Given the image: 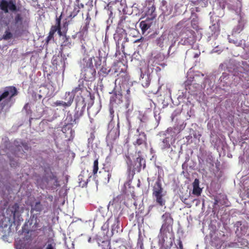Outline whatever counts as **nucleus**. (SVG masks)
Returning a JSON list of instances; mask_svg holds the SVG:
<instances>
[{"label": "nucleus", "mask_w": 249, "mask_h": 249, "mask_svg": "<svg viewBox=\"0 0 249 249\" xmlns=\"http://www.w3.org/2000/svg\"><path fill=\"white\" fill-rule=\"evenodd\" d=\"M178 248H179V249H183V245H182V241L180 240H178Z\"/></svg>", "instance_id": "c03bdc74"}, {"label": "nucleus", "mask_w": 249, "mask_h": 249, "mask_svg": "<svg viewBox=\"0 0 249 249\" xmlns=\"http://www.w3.org/2000/svg\"><path fill=\"white\" fill-rule=\"evenodd\" d=\"M46 249H55V243L47 245Z\"/></svg>", "instance_id": "a19ab883"}, {"label": "nucleus", "mask_w": 249, "mask_h": 249, "mask_svg": "<svg viewBox=\"0 0 249 249\" xmlns=\"http://www.w3.org/2000/svg\"><path fill=\"white\" fill-rule=\"evenodd\" d=\"M244 242L246 243V244H248V243H247L246 240H244Z\"/></svg>", "instance_id": "4d7b16f0"}, {"label": "nucleus", "mask_w": 249, "mask_h": 249, "mask_svg": "<svg viewBox=\"0 0 249 249\" xmlns=\"http://www.w3.org/2000/svg\"><path fill=\"white\" fill-rule=\"evenodd\" d=\"M104 174L106 176V177H107V178H105V179H104V182H108V181L109 180V178H110V177H111V174H110V173H109V172L108 171H104Z\"/></svg>", "instance_id": "4c0bfd02"}, {"label": "nucleus", "mask_w": 249, "mask_h": 249, "mask_svg": "<svg viewBox=\"0 0 249 249\" xmlns=\"http://www.w3.org/2000/svg\"><path fill=\"white\" fill-rule=\"evenodd\" d=\"M194 187H199L198 179H195L194 182H193V188Z\"/></svg>", "instance_id": "ea45409f"}, {"label": "nucleus", "mask_w": 249, "mask_h": 249, "mask_svg": "<svg viewBox=\"0 0 249 249\" xmlns=\"http://www.w3.org/2000/svg\"><path fill=\"white\" fill-rule=\"evenodd\" d=\"M78 5L79 6L80 8H84V4H83L81 3L80 4H79Z\"/></svg>", "instance_id": "09e8293b"}, {"label": "nucleus", "mask_w": 249, "mask_h": 249, "mask_svg": "<svg viewBox=\"0 0 249 249\" xmlns=\"http://www.w3.org/2000/svg\"><path fill=\"white\" fill-rule=\"evenodd\" d=\"M199 55H200V53H196L194 55V58L198 57L199 56Z\"/></svg>", "instance_id": "49530a36"}, {"label": "nucleus", "mask_w": 249, "mask_h": 249, "mask_svg": "<svg viewBox=\"0 0 249 249\" xmlns=\"http://www.w3.org/2000/svg\"><path fill=\"white\" fill-rule=\"evenodd\" d=\"M160 9L162 11V15H163L164 17H167L172 14L173 6L171 4H168L166 0H162Z\"/></svg>", "instance_id": "1a4fd4ad"}, {"label": "nucleus", "mask_w": 249, "mask_h": 249, "mask_svg": "<svg viewBox=\"0 0 249 249\" xmlns=\"http://www.w3.org/2000/svg\"><path fill=\"white\" fill-rule=\"evenodd\" d=\"M179 24H180V23H178V25H177L178 26Z\"/></svg>", "instance_id": "bf43d9fd"}, {"label": "nucleus", "mask_w": 249, "mask_h": 249, "mask_svg": "<svg viewBox=\"0 0 249 249\" xmlns=\"http://www.w3.org/2000/svg\"><path fill=\"white\" fill-rule=\"evenodd\" d=\"M113 112H114V111L112 109V108L110 109V113L112 114V113H113Z\"/></svg>", "instance_id": "3c124183"}, {"label": "nucleus", "mask_w": 249, "mask_h": 249, "mask_svg": "<svg viewBox=\"0 0 249 249\" xmlns=\"http://www.w3.org/2000/svg\"><path fill=\"white\" fill-rule=\"evenodd\" d=\"M75 97V95L70 93V91H67L65 92L64 98L63 99L65 100V102H69V100H71V103L72 104L73 101V98Z\"/></svg>", "instance_id": "412c9836"}, {"label": "nucleus", "mask_w": 249, "mask_h": 249, "mask_svg": "<svg viewBox=\"0 0 249 249\" xmlns=\"http://www.w3.org/2000/svg\"><path fill=\"white\" fill-rule=\"evenodd\" d=\"M91 18H88V17L86 18V22L85 25L84 27H82L81 29L79 32H78V33L80 34V40H84V34H87L88 32V30L89 28V20Z\"/></svg>", "instance_id": "ddd939ff"}, {"label": "nucleus", "mask_w": 249, "mask_h": 249, "mask_svg": "<svg viewBox=\"0 0 249 249\" xmlns=\"http://www.w3.org/2000/svg\"><path fill=\"white\" fill-rule=\"evenodd\" d=\"M83 110H81L80 112H77L74 114V119L72 121V123H71V124H76L77 123L76 122V120H79L80 118H81L82 115H83Z\"/></svg>", "instance_id": "5701e85b"}, {"label": "nucleus", "mask_w": 249, "mask_h": 249, "mask_svg": "<svg viewBox=\"0 0 249 249\" xmlns=\"http://www.w3.org/2000/svg\"><path fill=\"white\" fill-rule=\"evenodd\" d=\"M190 196V195H188L186 196H180V200H181L182 202H183L185 204L189 206V207H191V205H190V203H189L187 201V199L189 198Z\"/></svg>", "instance_id": "2f4dec72"}, {"label": "nucleus", "mask_w": 249, "mask_h": 249, "mask_svg": "<svg viewBox=\"0 0 249 249\" xmlns=\"http://www.w3.org/2000/svg\"><path fill=\"white\" fill-rule=\"evenodd\" d=\"M91 178V175L90 174L88 170L87 171L83 170L79 176V180L80 182H84L85 184H87L89 181V179Z\"/></svg>", "instance_id": "f8f14e48"}, {"label": "nucleus", "mask_w": 249, "mask_h": 249, "mask_svg": "<svg viewBox=\"0 0 249 249\" xmlns=\"http://www.w3.org/2000/svg\"><path fill=\"white\" fill-rule=\"evenodd\" d=\"M0 49H1V46H0Z\"/></svg>", "instance_id": "e2e57ef3"}, {"label": "nucleus", "mask_w": 249, "mask_h": 249, "mask_svg": "<svg viewBox=\"0 0 249 249\" xmlns=\"http://www.w3.org/2000/svg\"><path fill=\"white\" fill-rule=\"evenodd\" d=\"M58 56H53V65H57V58Z\"/></svg>", "instance_id": "37998d69"}, {"label": "nucleus", "mask_w": 249, "mask_h": 249, "mask_svg": "<svg viewBox=\"0 0 249 249\" xmlns=\"http://www.w3.org/2000/svg\"><path fill=\"white\" fill-rule=\"evenodd\" d=\"M165 195L166 192L163 189L160 179L158 178L152 188V196L155 199L156 204L160 207H163L166 204Z\"/></svg>", "instance_id": "7ed1b4c3"}, {"label": "nucleus", "mask_w": 249, "mask_h": 249, "mask_svg": "<svg viewBox=\"0 0 249 249\" xmlns=\"http://www.w3.org/2000/svg\"><path fill=\"white\" fill-rule=\"evenodd\" d=\"M174 46V44H172L171 46H170L169 49H168V52H170L171 48H172V46Z\"/></svg>", "instance_id": "603ef678"}, {"label": "nucleus", "mask_w": 249, "mask_h": 249, "mask_svg": "<svg viewBox=\"0 0 249 249\" xmlns=\"http://www.w3.org/2000/svg\"><path fill=\"white\" fill-rule=\"evenodd\" d=\"M79 35V36H80V34H79V33H78V32H77V33H75V34H74V35H73L71 36V38H72V39H75V38H76V37L77 36V35Z\"/></svg>", "instance_id": "a18cd8bd"}, {"label": "nucleus", "mask_w": 249, "mask_h": 249, "mask_svg": "<svg viewBox=\"0 0 249 249\" xmlns=\"http://www.w3.org/2000/svg\"><path fill=\"white\" fill-rule=\"evenodd\" d=\"M155 11H156V6L154 5H152V6L148 8V10L147 13L149 15L152 16V17L154 18L156 17V14H155Z\"/></svg>", "instance_id": "c85d7f7f"}, {"label": "nucleus", "mask_w": 249, "mask_h": 249, "mask_svg": "<svg viewBox=\"0 0 249 249\" xmlns=\"http://www.w3.org/2000/svg\"><path fill=\"white\" fill-rule=\"evenodd\" d=\"M0 9L5 13H8L9 10L13 12L19 11V8H17L15 1L13 0L9 1L1 0L0 1Z\"/></svg>", "instance_id": "20e7f679"}, {"label": "nucleus", "mask_w": 249, "mask_h": 249, "mask_svg": "<svg viewBox=\"0 0 249 249\" xmlns=\"http://www.w3.org/2000/svg\"><path fill=\"white\" fill-rule=\"evenodd\" d=\"M120 229L119 226V221L118 220L117 222V224H114L113 227H112V231L118 233V230Z\"/></svg>", "instance_id": "e433bc0d"}, {"label": "nucleus", "mask_w": 249, "mask_h": 249, "mask_svg": "<svg viewBox=\"0 0 249 249\" xmlns=\"http://www.w3.org/2000/svg\"><path fill=\"white\" fill-rule=\"evenodd\" d=\"M94 59V57H90L86 61V64L85 67L83 68H90L94 69L93 64V59Z\"/></svg>", "instance_id": "393cba45"}, {"label": "nucleus", "mask_w": 249, "mask_h": 249, "mask_svg": "<svg viewBox=\"0 0 249 249\" xmlns=\"http://www.w3.org/2000/svg\"><path fill=\"white\" fill-rule=\"evenodd\" d=\"M165 38L164 35L160 36L156 40V45L160 47V48H162L164 47V42Z\"/></svg>", "instance_id": "6ab92c4d"}, {"label": "nucleus", "mask_w": 249, "mask_h": 249, "mask_svg": "<svg viewBox=\"0 0 249 249\" xmlns=\"http://www.w3.org/2000/svg\"><path fill=\"white\" fill-rule=\"evenodd\" d=\"M98 170V159H96L93 161L92 175L94 178L97 177V172Z\"/></svg>", "instance_id": "dca6fc26"}, {"label": "nucleus", "mask_w": 249, "mask_h": 249, "mask_svg": "<svg viewBox=\"0 0 249 249\" xmlns=\"http://www.w3.org/2000/svg\"><path fill=\"white\" fill-rule=\"evenodd\" d=\"M11 212L13 214V217H15L18 214L19 205L18 203H15L11 207Z\"/></svg>", "instance_id": "aec40b11"}, {"label": "nucleus", "mask_w": 249, "mask_h": 249, "mask_svg": "<svg viewBox=\"0 0 249 249\" xmlns=\"http://www.w3.org/2000/svg\"><path fill=\"white\" fill-rule=\"evenodd\" d=\"M13 31V26H8L6 31H5L4 34H3L2 37L0 38V40H9L13 38L14 35L11 31Z\"/></svg>", "instance_id": "9b49d317"}, {"label": "nucleus", "mask_w": 249, "mask_h": 249, "mask_svg": "<svg viewBox=\"0 0 249 249\" xmlns=\"http://www.w3.org/2000/svg\"><path fill=\"white\" fill-rule=\"evenodd\" d=\"M202 193V189H200V187H194L193 188V194L196 195V196H200L201 193Z\"/></svg>", "instance_id": "c756f323"}, {"label": "nucleus", "mask_w": 249, "mask_h": 249, "mask_svg": "<svg viewBox=\"0 0 249 249\" xmlns=\"http://www.w3.org/2000/svg\"><path fill=\"white\" fill-rule=\"evenodd\" d=\"M109 71H110L109 69H108L104 67H103L101 68V69L100 70L99 74L100 75H102V76L105 77L108 74Z\"/></svg>", "instance_id": "a878e982"}, {"label": "nucleus", "mask_w": 249, "mask_h": 249, "mask_svg": "<svg viewBox=\"0 0 249 249\" xmlns=\"http://www.w3.org/2000/svg\"><path fill=\"white\" fill-rule=\"evenodd\" d=\"M1 101V100H0V102Z\"/></svg>", "instance_id": "680f3d73"}, {"label": "nucleus", "mask_w": 249, "mask_h": 249, "mask_svg": "<svg viewBox=\"0 0 249 249\" xmlns=\"http://www.w3.org/2000/svg\"><path fill=\"white\" fill-rule=\"evenodd\" d=\"M161 218L162 219V224L160 229V233L164 232L166 230L168 231L170 228H172L174 223V219L170 213L166 212L162 214Z\"/></svg>", "instance_id": "39448f33"}, {"label": "nucleus", "mask_w": 249, "mask_h": 249, "mask_svg": "<svg viewBox=\"0 0 249 249\" xmlns=\"http://www.w3.org/2000/svg\"><path fill=\"white\" fill-rule=\"evenodd\" d=\"M34 226H35V228H37V227H38V223L37 222L35 223V225H34Z\"/></svg>", "instance_id": "8fccbe9b"}, {"label": "nucleus", "mask_w": 249, "mask_h": 249, "mask_svg": "<svg viewBox=\"0 0 249 249\" xmlns=\"http://www.w3.org/2000/svg\"><path fill=\"white\" fill-rule=\"evenodd\" d=\"M59 36L63 37V41L61 46L69 48H71L73 46L74 43L71 41V38L69 36H67L66 34H65V35H59Z\"/></svg>", "instance_id": "4468645a"}, {"label": "nucleus", "mask_w": 249, "mask_h": 249, "mask_svg": "<svg viewBox=\"0 0 249 249\" xmlns=\"http://www.w3.org/2000/svg\"><path fill=\"white\" fill-rule=\"evenodd\" d=\"M136 132L138 134V138H136V141L133 142L134 145H141L142 144L147 145V137L146 134L143 131H140V127L136 129Z\"/></svg>", "instance_id": "6e6552de"}, {"label": "nucleus", "mask_w": 249, "mask_h": 249, "mask_svg": "<svg viewBox=\"0 0 249 249\" xmlns=\"http://www.w3.org/2000/svg\"><path fill=\"white\" fill-rule=\"evenodd\" d=\"M62 14L59 17L55 16V23L53 25L50 29L49 35L46 38V42L48 43L51 40L53 39V36L57 32L58 36L65 35L67 33L69 21L65 20L63 22L62 26H61Z\"/></svg>", "instance_id": "f257e3e1"}, {"label": "nucleus", "mask_w": 249, "mask_h": 249, "mask_svg": "<svg viewBox=\"0 0 249 249\" xmlns=\"http://www.w3.org/2000/svg\"><path fill=\"white\" fill-rule=\"evenodd\" d=\"M140 27L143 31H147L149 28V26L144 21H142L140 23Z\"/></svg>", "instance_id": "7c9ffc66"}, {"label": "nucleus", "mask_w": 249, "mask_h": 249, "mask_svg": "<svg viewBox=\"0 0 249 249\" xmlns=\"http://www.w3.org/2000/svg\"><path fill=\"white\" fill-rule=\"evenodd\" d=\"M136 162L139 163L138 167H139L140 169H141L142 166H143V168L145 167V161L144 160L143 158L139 157L136 158Z\"/></svg>", "instance_id": "b1692460"}, {"label": "nucleus", "mask_w": 249, "mask_h": 249, "mask_svg": "<svg viewBox=\"0 0 249 249\" xmlns=\"http://www.w3.org/2000/svg\"><path fill=\"white\" fill-rule=\"evenodd\" d=\"M102 61H101V58L99 57L98 58V60L95 61V66L96 68H98L100 67L101 65Z\"/></svg>", "instance_id": "58836bf2"}, {"label": "nucleus", "mask_w": 249, "mask_h": 249, "mask_svg": "<svg viewBox=\"0 0 249 249\" xmlns=\"http://www.w3.org/2000/svg\"><path fill=\"white\" fill-rule=\"evenodd\" d=\"M137 245L138 246L140 247V249H144L143 239L140 235L138 239Z\"/></svg>", "instance_id": "72a5a7b5"}, {"label": "nucleus", "mask_w": 249, "mask_h": 249, "mask_svg": "<svg viewBox=\"0 0 249 249\" xmlns=\"http://www.w3.org/2000/svg\"><path fill=\"white\" fill-rule=\"evenodd\" d=\"M152 207H153V206H150L149 207V209L152 208Z\"/></svg>", "instance_id": "5fc2aeb1"}, {"label": "nucleus", "mask_w": 249, "mask_h": 249, "mask_svg": "<svg viewBox=\"0 0 249 249\" xmlns=\"http://www.w3.org/2000/svg\"><path fill=\"white\" fill-rule=\"evenodd\" d=\"M143 40H144L143 37H141L140 38H138L137 40H135V41H134V42L135 43H139V42H142Z\"/></svg>", "instance_id": "79ce46f5"}, {"label": "nucleus", "mask_w": 249, "mask_h": 249, "mask_svg": "<svg viewBox=\"0 0 249 249\" xmlns=\"http://www.w3.org/2000/svg\"><path fill=\"white\" fill-rule=\"evenodd\" d=\"M242 225V223L241 221L236 222V223L234 224V227L236 228V233L237 234L239 231V228H240V230H242V228H245V227H241Z\"/></svg>", "instance_id": "473e14b6"}, {"label": "nucleus", "mask_w": 249, "mask_h": 249, "mask_svg": "<svg viewBox=\"0 0 249 249\" xmlns=\"http://www.w3.org/2000/svg\"><path fill=\"white\" fill-rule=\"evenodd\" d=\"M81 74L85 81H92L95 78L96 71L95 69L90 68H83Z\"/></svg>", "instance_id": "0eeeda50"}, {"label": "nucleus", "mask_w": 249, "mask_h": 249, "mask_svg": "<svg viewBox=\"0 0 249 249\" xmlns=\"http://www.w3.org/2000/svg\"><path fill=\"white\" fill-rule=\"evenodd\" d=\"M48 178H49V180H55V182L56 183V184L58 183V179L57 176H56L52 172L51 173V174L49 175V177H48Z\"/></svg>", "instance_id": "c9c22d12"}, {"label": "nucleus", "mask_w": 249, "mask_h": 249, "mask_svg": "<svg viewBox=\"0 0 249 249\" xmlns=\"http://www.w3.org/2000/svg\"><path fill=\"white\" fill-rule=\"evenodd\" d=\"M71 100L70 99L69 102L57 101L53 103V106H63L64 107H70L71 105Z\"/></svg>", "instance_id": "2eb2a0df"}, {"label": "nucleus", "mask_w": 249, "mask_h": 249, "mask_svg": "<svg viewBox=\"0 0 249 249\" xmlns=\"http://www.w3.org/2000/svg\"><path fill=\"white\" fill-rule=\"evenodd\" d=\"M123 38H124V41L123 43H122V46L124 48V44L127 42V38L126 37L125 34L123 32H117L114 34V39L115 40L116 45H117L118 48H119L120 42Z\"/></svg>", "instance_id": "9d476101"}, {"label": "nucleus", "mask_w": 249, "mask_h": 249, "mask_svg": "<svg viewBox=\"0 0 249 249\" xmlns=\"http://www.w3.org/2000/svg\"><path fill=\"white\" fill-rule=\"evenodd\" d=\"M100 174H101L102 173V172L101 171H99V173Z\"/></svg>", "instance_id": "13d9d810"}, {"label": "nucleus", "mask_w": 249, "mask_h": 249, "mask_svg": "<svg viewBox=\"0 0 249 249\" xmlns=\"http://www.w3.org/2000/svg\"><path fill=\"white\" fill-rule=\"evenodd\" d=\"M161 148L162 150L168 149L170 147V138L166 137L162 140Z\"/></svg>", "instance_id": "4be33fe9"}, {"label": "nucleus", "mask_w": 249, "mask_h": 249, "mask_svg": "<svg viewBox=\"0 0 249 249\" xmlns=\"http://www.w3.org/2000/svg\"><path fill=\"white\" fill-rule=\"evenodd\" d=\"M18 94L17 88L13 86H10L4 88V90L0 95V100H3L9 98L11 100Z\"/></svg>", "instance_id": "423d86ee"}, {"label": "nucleus", "mask_w": 249, "mask_h": 249, "mask_svg": "<svg viewBox=\"0 0 249 249\" xmlns=\"http://www.w3.org/2000/svg\"><path fill=\"white\" fill-rule=\"evenodd\" d=\"M113 135V139L115 140L119 137V130L118 128H113L110 130L108 136L112 137Z\"/></svg>", "instance_id": "a211bd4d"}, {"label": "nucleus", "mask_w": 249, "mask_h": 249, "mask_svg": "<svg viewBox=\"0 0 249 249\" xmlns=\"http://www.w3.org/2000/svg\"><path fill=\"white\" fill-rule=\"evenodd\" d=\"M82 47L84 48V46L83 45L82 46Z\"/></svg>", "instance_id": "052dcab7"}, {"label": "nucleus", "mask_w": 249, "mask_h": 249, "mask_svg": "<svg viewBox=\"0 0 249 249\" xmlns=\"http://www.w3.org/2000/svg\"><path fill=\"white\" fill-rule=\"evenodd\" d=\"M84 88V85L83 84H79L77 87H75V89H73L72 91L71 92V93L74 95L75 94L78 93L79 91H81L82 89Z\"/></svg>", "instance_id": "bb28decb"}, {"label": "nucleus", "mask_w": 249, "mask_h": 249, "mask_svg": "<svg viewBox=\"0 0 249 249\" xmlns=\"http://www.w3.org/2000/svg\"><path fill=\"white\" fill-rule=\"evenodd\" d=\"M45 228H46L45 227H43V228H42L43 230L45 229Z\"/></svg>", "instance_id": "6e6d98bb"}, {"label": "nucleus", "mask_w": 249, "mask_h": 249, "mask_svg": "<svg viewBox=\"0 0 249 249\" xmlns=\"http://www.w3.org/2000/svg\"><path fill=\"white\" fill-rule=\"evenodd\" d=\"M79 9L80 7L79 5L75 6L74 8H73L72 12H71V14H70L69 17L71 18H73L74 17H75L78 14V13H79Z\"/></svg>", "instance_id": "cd10ccee"}, {"label": "nucleus", "mask_w": 249, "mask_h": 249, "mask_svg": "<svg viewBox=\"0 0 249 249\" xmlns=\"http://www.w3.org/2000/svg\"><path fill=\"white\" fill-rule=\"evenodd\" d=\"M99 246L101 247V249H110V242L108 240H103L101 242H98Z\"/></svg>", "instance_id": "f3484780"}, {"label": "nucleus", "mask_w": 249, "mask_h": 249, "mask_svg": "<svg viewBox=\"0 0 249 249\" xmlns=\"http://www.w3.org/2000/svg\"><path fill=\"white\" fill-rule=\"evenodd\" d=\"M22 17L20 14H17L15 17V23L16 24L21 23Z\"/></svg>", "instance_id": "f704fd0d"}, {"label": "nucleus", "mask_w": 249, "mask_h": 249, "mask_svg": "<svg viewBox=\"0 0 249 249\" xmlns=\"http://www.w3.org/2000/svg\"><path fill=\"white\" fill-rule=\"evenodd\" d=\"M148 85H149V83H146V84H145V87H148Z\"/></svg>", "instance_id": "864d4df0"}, {"label": "nucleus", "mask_w": 249, "mask_h": 249, "mask_svg": "<svg viewBox=\"0 0 249 249\" xmlns=\"http://www.w3.org/2000/svg\"><path fill=\"white\" fill-rule=\"evenodd\" d=\"M126 92H127V95L128 96L130 95V91L129 89H127V91H126Z\"/></svg>", "instance_id": "de8ad7c7"}, {"label": "nucleus", "mask_w": 249, "mask_h": 249, "mask_svg": "<svg viewBox=\"0 0 249 249\" xmlns=\"http://www.w3.org/2000/svg\"><path fill=\"white\" fill-rule=\"evenodd\" d=\"M37 199L38 200L31 205V211L37 212L38 213H41V212L43 213H47L51 208V206L48 203L47 200L52 202L53 200V196L50 195H42L39 196Z\"/></svg>", "instance_id": "f03ea898"}]
</instances>
